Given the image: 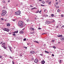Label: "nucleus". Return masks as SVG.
Returning a JSON list of instances; mask_svg holds the SVG:
<instances>
[{"label": "nucleus", "mask_w": 64, "mask_h": 64, "mask_svg": "<svg viewBox=\"0 0 64 64\" xmlns=\"http://www.w3.org/2000/svg\"><path fill=\"white\" fill-rule=\"evenodd\" d=\"M20 34H23V31L21 30L20 31Z\"/></svg>", "instance_id": "12"}, {"label": "nucleus", "mask_w": 64, "mask_h": 64, "mask_svg": "<svg viewBox=\"0 0 64 64\" xmlns=\"http://www.w3.org/2000/svg\"><path fill=\"white\" fill-rule=\"evenodd\" d=\"M44 16L45 17H47L48 16L46 14H44Z\"/></svg>", "instance_id": "13"}, {"label": "nucleus", "mask_w": 64, "mask_h": 64, "mask_svg": "<svg viewBox=\"0 0 64 64\" xmlns=\"http://www.w3.org/2000/svg\"><path fill=\"white\" fill-rule=\"evenodd\" d=\"M1 20H4V18H1Z\"/></svg>", "instance_id": "30"}, {"label": "nucleus", "mask_w": 64, "mask_h": 64, "mask_svg": "<svg viewBox=\"0 0 64 64\" xmlns=\"http://www.w3.org/2000/svg\"><path fill=\"white\" fill-rule=\"evenodd\" d=\"M52 56H54V55L53 54H52Z\"/></svg>", "instance_id": "45"}, {"label": "nucleus", "mask_w": 64, "mask_h": 64, "mask_svg": "<svg viewBox=\"0 0 64 64\" xmlns=\"http://www.w3.org/2000/svg\"><path fill=\"white\" fill-rule=\"evenodd\" d=\"M38 62V60L37 59H36L34 60V62L35 63H37Z\"/></svg>", "instance_id": "5"}, {"label": "nucleus", "mask_w": 64, "mask_h": 64, "mask_svg": "<svg viewBox=\"0 0 64 64\" xmlns=\"http://www.w3.org/2000/svg\"><path fill=\"white\" fill-rule=\"evenodd\" d=\"M30 53L31 54H34V53H35V52L33 51H31Z\"/></svg>", "instance_id": "8"}, {"label": "nucleus", "mask_w": 64, "mask_h": 64, "mask_svg": "<svg viewBox=\"0 0 64 64\" xmlns=\"http://www.w3.org/2000/svg\"><path fill=\"white\" fill-rule=\"evenodd\" d=\"M2 56H0V58H2Z\"/></svg>", "instance_id": "50"}, {"label": "nucleus", "mask_w": 64, "mask_h": 64, "mask_svg": "<svg viewBox=\"0 0 64 64\" xmlns=\"http://www.w3.org/2000/svg\"><path fill=\"white\" fill-rule=\"evenodd\" d=\"M15 14H16V15H20V14H21V12H20L19 11H18V12H16L15 13Z\"/></svg>", "instance_id": "4"}, {"label": "nucleus", "mask_w": 64, "mask_h": 64, "mask_svg": "<svg viewBox=\"0 0 64 64\" xmlns=\"http://www.w3.org/2000/svg\"><path fill=\"white\" fill-rule=\"evenodd\" d=\"M7 29V28H3V30H4V31H6V30Z\"/></svg>", "instance_id": "11"}, {"label": "nucleus", "mask_w": 64, "mask_h": 64, "mask_svg": "<svg viewBox=\"0 0 64 64\" xmlns=\"http://www.w3.org/2000/svg\"><path fill=\"white\" fill-rule=\"evenodd\" d=\"M18 30L16 31H15L14 32V33H18Z\"/></svg>", "instance_id": "16"}, {"label": "nucleus", "mask_w": 64, "mask_h": 64, "mask_svg": "<svg viewBox=\"0 0 64 64\" xmlns=\"http://www.w3.org/2000/svg\"><path fill=\"white\" fill-rule=\"evenodd\" d=\"M56 27H57V28H58V26H57Z\"/></svg>", "instance_id": "61"}, {"label": "nucleus", "mask_w": 64, "mask_h": 64, "mask_svg": "<svg viewBox=\"0 0 64 64\" xmlns=\"http://www.w3.org/2000/svg\"><path fill=\"white\" fill-rule=\"evenodd\" d=\"M55 22V20H53L52 21V22Z\"/></svg>", "instance_id": "31"}, {"label": "nucleus", "mask_w": 64, "mask_h": 64, "mask_svg": "<svg viewBox=\"0 0 64 64\" xmlns=\"http://www.w3.org/2000/svg\"><path fill=\"white\" fill-rule=\"evenodd\" d=\"M58 37H62V35H58Z\"/></svg>", "instance_id": "9"}, {"label": "nucleus", "mask_w": 64, "mask_h": 64, "mask_svg": "<svg viewBox=\"0 0 64 64\" xmlns=\"http://www.w3.org/2000/svg\"><path fill=\"white\" fill-rule=\"evenodd\" d=\"M26 38H24V41H26Z\"/></svg>", "instance_id": "32"}, {"label": "nucleus", "mask_w": 64, "mask_h": 64, "mask_svg": "<svg viewBox=\"0 0 64 64\" xmlns=\"http://www.w3.org/2000/svg\"><path fill=\"white\" fill-rule=\"evenodd\" d=\"M62 60H60V62H59V63H61V62H62Z\"/></svg>", "instance_id": "25"}, {"label": "nucleus", "mask_w": 64, "mask_h": 64, "mask_svg": "<svg viewBox=\"0 0 64 64\" xmlns=\"http://www.w3.org/2000/svg\"><path fill=\"white\" fill-rule=\"evenodd\" d=\"M33 9H34V8H32V10H33Z\"/></svg>", "instance_id": "54"}, {"label": "nucleus", "mask_w": 64, "mask_h": 64, "mask_svg": "<svg viewBox=\"0 0 64 64\" xmlns=\"http://www.w3.org/2000/svg\"><path fill=\"white\" fill-rule=\"evenodd\" d=\"M13 21H15V19H13L12 20Z\"/></svg>", "instance_id": "34"}, {"label": "nucleus", "mask_w": 64, "mask_h": 64, "mask_svg": "<svg viewBox=\"0 0 64 64\" xmlns=\"http://www.w3.org/2000/svg\"><path fill=\"white\" fill-rule=\"evenodd\" d=\"M12 64H14V61H12Z\"/></svg>", "instance_id": "40"}, {"label": "nucleus", "mask_w": 64, "mask_h": 64, "mask_svg": "<svg viewBox=\"0 0 64 64\" xmlns=\"http://www.w3.org/2000/svg\"><path fill=\"white\" fill-rule=\"evenodd\" d=\"M7 13V11L6 10H3L2 11V13L1 15L2 16H4Z\"/></svg>", "instance_id": "2"}, {"label": "nucleus", "mask_w": 64, "mask_h": 64, "mask_svg": "<svg viewBox=\"0 0 64 64\" xmlns=\"http://www.w3.org/2000/svg\"><path fill=\"white\" fill-rule=\"evenodd\" d=\"M42 3L43 4H44L45 2H44V1H42Z\"/></svg>", "instance_id": "21"}, {"label": "nucleus", "mask_w": 64, "mask_h": 64, "mask_svg": "<svg viewBox=\"0 0 64 64\" xmlns=\"http://www.w3.org/2000/svg\"><path fill=\"white\" fill-rule=\"evenodd\" d=\"M24 48H25V49H27V47H25Z\"/></svg>", "instance_id": "44"}, {"label": "nucleus", "mask_w": 64, "mask_h": 64, "mask_svg": "<svg viewBox=\"0 0 64 64\" xmlns=\"http://www.w3.org/2000/svg\"><path fill=\"white\" fill-rule=\"evenodd\" d=\"M9 48H11V47L10 46H8Z\"/></svg>", "instance_id": "52"}, {"label": "nucleus", "mask_w": 64, "mask_h": 64, "mask_svg": "<svg viewBox=\"0 0 64 64\" xmlns=\"http://www.w3.org/2000/svg\"><path fill=\"white\" fill-rule=\"evenodd\" d=\"M38 30H40V29H41V28H38Z\"/></svg>", "instance_id": "36"}, {"label": "nucleus", "mask_w": 64, "mask_h": 64, "mask_svg": "<svg viewBox=\"0 0 64 64\" xmlns=\"http://www.w3.org/2000/svg\"><path fill=\"white\" fill-rule=\"evenodd\" d=\"M30 7H33V6L31 5L30 6Z\"/></svg>", "instance_id": "43"}, {"label": "nucleus", "mask_w": 64, "mask_h": 64, "mask_svg": "<svg viewBox=\"0 0 64 64\" xmlns=\"http://www.w3.org/2000/svg\"><path fill=\"white\" fill-rule=\"evenodd\" d=\"M40 55L42 56H43V54H40Z\"/></svg>", "instance_id": "35"}, {"label": "nucleus", "mask_w": 64, "mask_h": 64, "mask_svg": "<svg viewBox=\"0 0 64 64\" xmlns=\"http://www.w3.org/2000/svg\"><path fill=\"white\" fill-rule=\"evenodd\" d=\"M57 0H56V1H57Z\"/></svg>", "instance_id": "62"}, {"label": "nucleus", "mask_w": 64, "mask_h": 64, "mask_svg": "<svg viewBox=\"0 0 64 64\" xmlns=\"http://www.w3.org/2000/svg\"><path fill=\"white\" fill-rule=\"evenodd\" d=\"M10 31V30L8 28H6V31H7V32H9Z\"/></svg>", "instance_id": "10"}, {"label": "nucleus", "mask_w": 64, "mask_h": 64, "mask_svg": "<svg viewBox=\"0 0 64 64\" xmlns=\"http://www.w3.org/2000/svg\"><path fill=\"white\" fill-rule=\"evenodd\" d=\"M10 24H7V26H10Z\"/></svg>", "instance_id": "15"}, {"label": "nucleus", "mask_w": 64, "mask_h": 64, "mask_svg": "<svg viewBox=\"0 0 64 64\" xmlns=\"http://www.w3.org/2000/svg\"><path fill=\"white\" fill-rule=\"evenodd\" d=\"M22 30H24V29H22Z\"/></svg>", "instance_id": "59"}, {"label": "nucleus", "mask_w": 64, "mask_h": 64, "mask_svg": "<svg viewBox=\"0 0 64 64\" xmlns=\"http://www.w3.org/2000/svg\"><path fill=\"white\" fill-rule=\"evenodd\" d=\"M45 11H46V10L45 9L44 10V12H45Z\"/></svg>", "instance_id": "53"}, {"label": "nucleus", "mask_w": 64, "mask_h": 64, "mask_svg": "<svg viewBox=\"0 0 64 64\" xmlns=\"http://www.w3.org/2000/svg\"><path fill=\"white\" fill-rule=\"evenodd\" d=\"M60 39L61 41H63L64 40V37H62L60 38Z\"/></svg>", "instance_id": "6"}, {"label": "nucleus", "mask_w": 64, "mask_h": 64, "mask_svg": "<svg viewBox=\"0 0 64 64\" xmlns=\"http://www.w3.org/2000/svg\"><path fill=\"white\" fill-rule=\"evenodd\" d=\"M41 12H42V10H40V11L39 12V13H41Z\"/></svg>", "instance_id": "42"}, {"label": "nucleus", "mask_w": 64, "mask_h": 64, "mask_svg": "<svg viewBox=\"0 0 64 64\" xmlns=\"http://www.w3.org/2000/svg\"><path fill=\"white\" fill-rule=\"evenodd\" d=\"M16 6H18V5L16 4Z\"/></svg>", "instance_id": "63"}, {"label": "nucleus", "mask_w": 64, "mask_h": 64, "mask_svg": "<svg viewBox=\"0 0 64 64\" xmlns=\"http://www.w3.org/2000/svg\"><path fill=\"white\" fill-rule=\"evenodd\" d=\"M4 55L5 57H7V55L6 54H4Z\"/></svg>", "instance_id": "28"}, {"label": "nucleus", "mask_w": 64, "mask_h": 64, "mask_svg": "<svg viewBox=\"0 0 64 64\" xmlns=\"http://www.w3.org/2000/svg\"><path fill=\"white\" fill-rule=\"evenodd\" d=\"M10 2V0H9L8 1V2Z\"/></svg>", "instance_id": "55"}, {"label": "nucleus", "mask_w": 64, "mask_h": 64, "mask_svg": "<svg viewBox=\"0 0 64 64\" xmlns=\"http://www.w3.org/2000/svg\"><path fill=\"white\" fill-rule=\"evenodd\" d=\"M52 48H54V49H56V47H55V46H52Z\"/></svg>", "instance_id": "23"}, {"label": "nucleus", "mask_w": 64, "mask_h": 64, "mask_svg": "<svg viewBox=\"0 0 64 64\" xmlns=\"http://www.w3.org/2000/svg\"><path fill=\"white\" fill-rule=\"evenodd\" d=\"M2 47H3L4 49H6V43H4L2 44L1 45Z\"/></svg>", "instance_id": "3"}, {"label": "nucleus", "mask_w": 64, "mask_h": 64, "mask_svg": "<svg viewBox=\"0 0 64 64\" xmlns=\"http://www.w3.org/2000/svg\"><path fill=\"white\" fill-rule=\"evenodd\" d=\"M2 2L3 3H6L5 1V0L2 1Z\"/></svg>", "instance_id": "27"}, {"label": "nucleus", "mask_w": 64, "mask_h": 64, "mask_svg": "<svg viewBox=\"0 0 64 64\" xmlns=\"http://www.w3.org/2000/svg\"><path fill=\"white\" fill-rule=\"evenodd\" d=\"M31 29H32V30L33 31H34V28H31Z\"/></svg>", "instance_id": "24"}, {"label": "nucleus", "mask_w": 64, "mask_h": 64, "mask_svg": "<svg viewBox=\"0 0 64 64\" xmlns=\"http://www.w3.org/2000/svg\"><path fill=\"white\" fill-rule=\"evenodd\" d=\"M28 44V45H29V44Z\"/></svg>", "instance_id": "64"}, {"label": "nucleus", "mask_w": 64, "mask_h": 64, "mask_svg": "<svg viewBox=\"0 0 64 64\" xmlns=\"http://www.w3.org/2000/svg\"><path fill=\"white\" fill-rule=\"evenodd\" d=\"M46 34V33H42V35H44V34Z\"/></svg>", "instance_id": "46"}, {"label": "nucleus", "mask_w": 64, "mask_h": 64, "mask_svg": "<svg viewBox=\"0 0 64 64\" xmlns=\"http://www.w3.org/2000/svg\"><path fill=\"white\" fill-rule=\"evenodd\" d=\"M10 58H11V59H12V58H12V57L11 56H10Z\"/></svg>", "instance_id": "38"}, {"label": "nucleus", "mask_w": 64, "mask_h": 64, "mask_svg": "<svg viewBox=\"0 0 64 64\" xmlns=\"http://www.w3.org/2000/svg\"><path fill=\"white\" fill-rule=\"evenodd\" d=\"M34 8V9H37V8Z\"/></svg>", "instance_id": "48"}, {"label": "nucleus", "mask_w": 64, "mask_h": 64, "mask_svg": "<svg viewBox=\"0 0 64 64\" xmlns=\"http://www.w3.org/2000/svg\"><path fill=\"white\" fill-rule=\"evenodd\" d=\"M13 36H15V34H13Z\"/></svg>", "instance_id": "41"}, {"label": "nucleus", "mask_w": 64, "mask_h": 64, "mask_svg": "<svg viewBox=\"0 0 64 64\" xmlns=\"http://www.w3.org/2000/svg\"><path fill=\"white\" fill-rule=\"evenodd\" d=\"M39 12V10H38L36 12V13H38V12Z\"/></svg>", "instance_id": "20"}, {"label": "nucleus", "mask_w": 64, "mask_h": 64, "mask_svg": "<svg viewBox=\"0 0 64 64\" xmlns=\"http://www.w3.org/2000/svg\"><path fill=\"white\" fill-rule=\"evenodd\" d=\"M51 16H52V17H53V16H54V15H53V14H52L51 15Z\"/></svg>", "instance_id": "33"}, {"label": "nucleus", "mask_w": 64, "mask_h": 64, "mask_svg": "<svg viewBox=\"0 0 64 64\" xmlns=\"http://www.w3.org/2000/svg\"><path fill=\"white\" fill-rule=\"evenodd\" d=\"M45 52H46V53H47L48 54H49V52L46 51V50H45Z\"/></svg>", "instance_id": "19"}, {"label": "nucleus", "mask_w": 64, "mask_h": 64, "mask_svg": "<svg viewBox=\"0 0 64 64\" xmlns=\"http://www.w3.org/2000/svg\"><path fill=\"white\" fill-rule=\"evenodd\" d=\"M41 6H44V5H43V4H42V5H41Z\"/></svg>", "instance_id": "37"}, {"label": "nucleus", "mask_w": 64, "mask_h": 64, "mask_svg": "<svg viewBox=\"0 0 64 64\" xmlns=\"http://www.w3.org/2000/svg\"><path fill=\"white\" fill-rule=\"evenodd\" d=\"M46 22H47V24H49V23H51V22H50L48 21H47Z\"/></svg>", "instance_id": "14"}, {"label": "nucleus", "mask_w": 64, "mask_h": 64, "mask_svg": "<svg viewBox=\"0 0 64 64\" xmlns=\"http://www.w3.org/2000/svg\"><path fill=\"white\" fill-rule=\"evenodd\" d=\"M42 64H44V63H45V62L44 60H43L41 61Z\"/></svg>", "instance_id": "7"}, {"label": "nucleus", "mask_w": 64, "mask_h": 64, "mask_svg": "<svg viewBox=\"0 0 64 64\" xmlns=\"http://www.w3.org/2000/svg\"><path fill=\"white\" fill-rule=\"evenodd\" d=\"M58 2L56 3V5H58Z\"/></svg>", "instance_id": "47"}, {"label": "nucleus", "mask_w": 64, "mask_h": 64, "mask_svg": "<svg viewBox=\"0 0 64 64\" xmlns=\"http://www.w3.org/2000/svg\"><path fill=\"white\" fill-rule=\"evenodd\" d=\"M51 2H49L48 4V5H50L51 4Z\"/></svg>", "instance_id": "26"}, {"label": "nucleus", "mask_w": 64, "mask_h": 64, "mask_svg": "<svg viewBox=\"0 0 64 64\" xmlns=\"http://www.w3.org/2000/svg\"><path fill=\"white\" fill-rule=\"evenodd\" d=\"M18 25L20 27H23V25H24V22L22 21H19L18 22Z\"/></svg>", "instance_id": "1"}, {"label": "nucleus", "mask_w": 64, "mask_h": 64, "mask_svg": "<svg viewBox=\"0 0 64 64\" xmlns=\"http://www.w3.org/2000/svg\"><path fill=\"white\" fill-rule=\"evenodd\" d=\"M34 19H36V18H35Z\"/></svg>", "instance_id": "58"}, {"label": "nucleus", "mask_w": 64, "mask_h": 64, "mask_svg": "<svg viewBox=\"0 0 64 64\" xmlns=\"http://www.w3.org/2000/svg\"><path fill=\"white\" fill-rule=\"evenodd\" d=\"M34 42H36V43H38V44H39V43L38 42H37V41H34Z\"/></svg>", "instance_id": "17"}, {"label": "nucleus", "mask_w": 64, "mask_h": 64, "mask_svg": "<svg viewBox=\"0 0 64 64\" xmlns=\"http://www.w3.org/2000/svg\"><path fill=\"white\" fill-rule=\"evenodd\" d=\"M10 51H11V52H12V50H11V49H10Z\"/></svg>", "instance_id": "51"}, {"label": "nucleus", "mask_w": 64, "mask_h": 64, "mask_svg": "<svg viewBox=\"0 0 64 64\" xmlns=\"http://www.w3.org/2000/svg\"><path fill=\"white\" fill-rule=\"evenodd\" d=\"M46 44H44V46H46Z\"/></svg>", "instance_id": "49"}, {"label": "nucleus", "mask_w": 64, "mask_h": 64, "mask_svg": "<svg viewBox=\"0 0 64 64\" xmlns=\"http://www.w3.org/2000/svg\"><path fill=\"white\" fill-rule=\"evenodd\" d=\"M2 43H3V42H0V44H2Z\"/></svg>", "instance_id": "39"}, {"label": "nucleus", "mask_w": 64, "mask_h": 64, "mask_svg": "<svg viewBox=\"0 0 64 64\" xmlns=\"http://www.w3.org/2000/svg\"><path fill=\"white\" fill-rule=\"evenodd\" d=\"M55 40H52V42H54Z\"/></svg>", "instance_id": "29"}, {"label": "nucleus", "mask_w": 64, "mask_h": 64, "mask_svg": "<svg viewBox=\"0 0 64 64\" xmlns=\"http://www.w3.org/2000/svg\"><path fill=\"white\" fill-rule=\"evenodd\" d=\"M39 1H42V0H39Z\"/></svg>", "instance_id": "57"}, {"label": "nucleus", "mask_w": 64, "mask_h": 64, "mask_svg": "<svg viewBox=\"0 0 64 64\" xmlns=\"http://www.w3.org/2000/svg\"><path fill=\"white\" fill-rule=\"evenodd\" d=\"M27 22H28L29 21V18H28L27 20H26Z\"/></svg>", "instance_id": "18"}, {"label": "nucleus", "mask_w": 64, "mask_h": 64, "mask_svg": "<svg viewBox=\"0 0 64 64\" xmlns=\"http://www.w3.org/2000/svg\"><path fill=\"white\" fill-rule=\"evenodd\" d=\"M58 12H60V10L59 9H58L57 11Z\"/></svg>", "instance_id": "22"}, {"label": "nucleus", "mask_w": 64, "mask_h": 64, "mask_svg": "<svg viewBox=\"0 0 64 64\" xmlns=\"http://www.w3.org/2000/svg\"><path fill=\"white\" fill-rule=\"evenodd\" d=\"M62 27H64V26H62Z\"/></svg>", "instance_id": "56"}, {"label": "nucleus", "mask_w": 64, "mask_h": 64, "mask_svg": "<svg viewBox=\"0 0 64 64\" xmlns=\"http://www.w3.org/2000/svg\"><path fill=\"white\" fill-rule=\"evenodd\" d=\"M46 2H48V1H46Z\"/></svg>", "instance_id": "60"}]
</instances>
